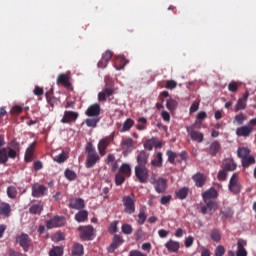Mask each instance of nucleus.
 I'll return each mask as SVG.
<instances>
[{
	"label": "nucleus",
	"mask_w": 256,
	"mask_h": 256,
	"mask_svg": "<svg viewBox=\"0 0 256 256\" xmlns=\"http://www.w3.org/2000/svg\"><path fill=\"white\" fill-rule=\"evenodd\" d=\"M136 161H137L136 167H146L149 161V153H147V151L145 150L139 151L136 157Z\"/></svg>",
	"instance_id": "17"
},
{
	"label": "nucleus",
	"mask_w": 256,
	"mask_h": 256,
	"mask_svg": "<svg viewBox=\"0 0 256 256\" xmlns=\"http://www.w3.org/2000/svg\"><path fill=\"white\" fill-rule=\"evenodd\" d=\"M112 58L113 52L111 50H107L102 56V59L108 63L111 61Z\"/></svg>",
	"instance_id": "58"
},
{
	"label": "nucleus",
	"mask_w": 256,
	"mask_h": 256,
	"mask_svg": "<svg viewBox=\"0 0 256 256\" xmlns=\"http://www.w3.org/2000/svg\"><path fill=\"white\" fill-rule=\"evenodd\" d=\"M117 225H119V221H117V220L110 223V225L108 227V231L111 235H115V233H117V231H119V228L117 227Z\"/></svg>",
	"instance_id": "49"
},
{
	"label": "nucleus",
	"mask_w": 256,
	"mask_h": 256,
	"mask_svg": "<svg viewBox=\"0 0 256 256\" xmlns=\"http://www.w3.org/2000/svg\"><path fill=\"white\" fill-rule=\"evenodd\" d=\"M70 209H75L76 211H81L85 209V200L82 198H73L69 202Z\"/></svg>",
	"instance_id": "20"
},
{
	"label": "nucleus",
	"mask_w": 256,
	"mask_h": 256,
	"mask_svg": "<svg viewBox=\"0 0 256 256\" xmlns=\"http://www.w3.org/2000/svg\"><path fill=\"white\" fill-rule=\"evenodd\" d=\"M127 63H129V60H127L125 57L116 56L114 60V67L116 71H121V69H125V65H127Z\"/></svg>",
	"instance_id": "27"
},
{
	"label": "nucleus",
	"mask_w": 256,
	"mask_h": 256,
	"mask_svg": "<svg viewBox=\"0 0 256 256\" xmlns=\"http://www.w3.org/2000/svg\"><path fill=\"white\" fill-rule=\"evenodd\" d=\"M135 194L131 193L128 196H123L122 203L124 205V213L126 215H133L135 213Z\"/></svg>",
	"instance_id": "3"
},
{
	"label": "nucleus",
	"mask_w": 256,
	"mask_h": 256,
	"mask_svg": "<svg viewBox=\"0 0 256 256\" xmlns=\"http://www.w3.org/2000/svg\"><path fill=\"white\" fill-rule=\"evenodd\" d=\"M53 160L56 161V163H65V161H67V154L62 152L61 154L54 156Z\"/></svg>",
	"instance_id": "54"
},
{
	"label": "nucleus",
	"mask_w": 256,
	"mask_h": 256,
	"mask_svg": "<svg viewBox=\"0 0 256 256\" xmlns=\"http://www.w3.org/2000/svg\"><path fill=\"white\" fill-rule=\"evenodd\" d=\"M237 89H239V84L237 82H231L228 85V91L231 93H236Z\"/></svg>",
	"instance_id": "60"
},
{
	"label": "nucleus",
	"mask_w": 256,
	"mask_h": 256,
	"mask_svg": "<svg viewBox=\"0 0 256 256\" xmlns=\"http://www.w3.org/2000/svg\"><path fill=\"white\" fill-rule=\"evenodd\" d=\"M188 195H189V188H187V187H183L176 191V197L178 199H181L182 201H183V199H187Z\"/></svg>",
	"instance_id": "41"
},
{
	"label": "nucleus",
	"mask_w": 256,
	"mask_h": 256,
	"mask_svg": "<svg viewBox=\"0 0 256 256\" xmlns=\"http://www.w3.org/2000/svg\"><path fill=\"white\" fill-rule=\"evenodd\" d=\"M150 183L153 185L156 193L163 194L167 191V179L163 177L150 178Z\"/></svg>",
	"instance_id": "6"
},
{
	"label": "nucleus",
	"mask_w": 256,
	"mask_h": 256,
	"mask_svg": "<svg viewBox=\"0 0 256 256\" xmlns=\"http://www.w3.org/2000/svg\"><path fill=\"white\" fill-rule=\"evenodd\" d=\"M246 245H247V242L244 241V240H238L237 241L236 256H247V249H245Z\"/></svg>",
	"instance_id": "33"
},
{
	"label": "nucleus",
	"mask_w": 256,
	"mask_h": 256,
	"mask_svg": "<svg viewBox=\"0 0 256 256\" xmlns=\"http://www.w3.org/2000/svg\"><path fill=\"white\" fill-rule=\"evenodd\" d=\"M79 119V112L75 111H64V115L61 119V123L71 125Z\"/></svg>",
	"instance_id": "14"
},
{
	"label": "nucleus",
	"mask_w": 256,
	"mask_h": 256,
	"mask_svg": "<svg viewBox=\"0 0 256 256\" xmlns=\"http://www.w3.org/2000/svg\"><path fill=\"white\" fill-rule=\"evenodd\" d=\"M129 256H147V254H143V252L138 250H132L130 251Z\"/></svg>",
	"instance_id": "64"
},
{
	"label": "nucleus",
	"mask_w": 256,
	"mask_h": 256,
	"mask_svg": "<svg viewBox=\"0 0 256 256\" xmlns=\"http://www.w3.org/2000/svg\"><path fill=\"white\" fill-rule=\"evenodd\" d=\"M210 238L215 242L219 243L221 241V232L217 229H213L210 232Z\"/></svg>",
	"instance_id": "45"
},
{
	"label": "nucleus",
	"mask_w": 256,
	"mask_h": 256,
	"mask_svg": "<svg viewBox=\"0 0 256 256\" xmlns=\"http://www.w3.org/2000/svg\"><path fill=\"white\" fill-rule=\"evenodd\" d=\"M121 229L124 235H131V233H133V226H131V224H123Z\"/></svg>",
	"instance_id": "56"
},
{
	"label": "nucleus",
	"mask_w": 256,
	"mask_h": 256,
	"mask_svg": "<svg viewBox=\"0 0 256 256\" xmlns=\"http://www.w3.org/2000/svg\"><path fill=\"white\" fill-rule=\"evenodd\" d=\"M63 225H65V217L63 216H54L46 221L47 229H55V227H63Z\"/></svg>",
	"instance_id": "13"
},
{
	"label": "nucleus",
	"mask_w": 256,
	"mask_h": 256,
	"mask_svg": "<svg viewBox=\"0 0 256 256\" xmlns=\"http://www.w3.org/2000/svg\"><path fill=\"white\" fill-rule=\"evenodd\" d=\"M125 177L123 174L121 173H117L116 176H115V184L117 186L119 185H123L125 183Z\"/></svg>",
	"instance_id": "57"
},
{
	"label": "nucleus",
	"mask_w": 256,
	"mask_h": 256,
	"mask_svg": "<svg viewBox=\"0 0 256 256\" xmlns=\"http://www.w3.org/2000/svg\"><path fill=\"white\" fill-rule=\"evenodd\" d=\"M23 113V108L21 106H14L11 109V115H21Z\"/></svg>",
	"instance_id": "59"
},
{
	"label": "nucleus",
	"mask_w": 256,
	"mask_h": 256,
	"mask_svg": "<svg viewBox=\"0 0 256 256\" xmlns=\"http://www.w3.org/2000/svg\"><path fill=\"white\" fill-rule=\"evenodd\" d=\"M154 145H155V138L148 139L144 142V149H146V151H153Z\"/></svg>",
	"instance_id": "52"
},
{
	"label": "nucleus",
	"mask_w": 256,
	"mask_h": 256,
	"mask_svg": "<svg viewBox=\"0 0 256 256\" xmlns=\"http://www.w3.org/2000/svg\"><path fill=\"white\" fill-rule=\"evenodd\" d=\"M247 121V115L240 113L234 117V122L237 123V125H243Z\"/></svg>",
	"instance_id": "48"
},
{
	"label": "nucleus",
	"mask_w": 256,
	"mask_h": 256,
	"mask_svg": "<svg viewBox=\"0 0 256 256\" xmlns=\"http://www.w3.org/2000/svg\"><path fill=\"white\" fill-rule=\"evenodd\" d=\"M89 217V212L87 210H80L78 213L75 214V220L78 223H85Z\"/></svg>",
	"instance_id": "37"
},
{
	"label": "nucleus",
	"mask_w": 256,
	"mask_h": 256,
	"mask_svg": "<svg viewBox=\"0 0 256 256\" xmlns=\"http://www.w3.org/2000/svg\"><path fill=\"white\" fill-rule=\"evenodd\" d=\"M217 177L219 181H227V172L222 168V170L218 172Z\"/></svg>",
	"instance_id": "61"
},
{
	"label": "nucleus",
	"mask_w": 256,
	"mask_h": 256,
	"mask_svg": "<svg viewBox=\"0 0 256 256\" xmlns=\"http://www.w3.org/2000/svg\"><path fill=\"white\" fill-rule=\"evenodd\" d=\"M49 256H63V248L56 246L49 251Z\"/></svg>",
	"instance_id": "50"
},
{
	"label": "nucleus",
	"mask_w": 256,
	"mask_h": 256,
	"mask_svg": "<svg viewBox=\"0 0 256 256\" xmlns=\"http://www.w3.org/2000/svg\"><path fill=\"white\" fill-rule=\"evenodd\" d=\"M138 123H140L136 125V129L138 131H145V129H147V118L145 117L138 118Z\"/></svg>",
	"instance_id": "44"
},
{
	"label": "nucleus",
	"mask_w": 256,
	"mask_h": 256,
	"mask_svg": "<svg viewBox=\"0 0 256 256\" xmlns=\"http://www.w3.org/2000/svg\"><path fill=\"white\" fill-rule=\"evenodd\" d=\"M4 145L5 138L0 136V165H7V161H9V159H17L21 149V145L15 140L10 143L11 147H3Z\"/></svg>",
	"instance_id": "1"
},
{
	"label": "nucleus",
	"mask_w": 256,
	"mask_h": 256,
	"mask_svg": "<svg viewBox=\"0 0 256 256\" xmlns=\"http://www.w3.org/2000/svg\"><path fill=\"white\" fill-rule=\"evenodd\" d=\"M7 195L10 199H15L17 197V188L15 186H9L7 188Z\"/></svg>",
	"instance_id": "53"
},
{
	"label": "nucleus",
	"mask_w": 256,
	"mask_h": 256,
	"mask_svg": "<svg viewBox=\"0 0 256 256\" xmlns=\"http://www.w3.org/2000/svg\"><path fill=\"white\" fill-rule=\"evenodd\" d=\"M223 255H225V247H223L222 245L217 246L215 250V256H223Z\"/></svg>",
	"instance_id": "62"
},
{
	"label": "nucleus",
	"mask_w": 256,
	"mask_h": 256,
	"mask_svg": "<svg viewBox=\"0 0 256 256\" xmlns=\"http://www.w3.org/2000/svg\"><path fill=\"white\" fill-rule=\"evenodd\" d=\"M125 240H123V236L116 234L113 237L112 243L108 248L109 253H114L115 250L120 246L123 245Z\"/></svg>",
	"instance_id": "19"
},
{
	"label": "nucleus",
	"mask_w": 256,
	"mask_h": 256,
	"mask_svg": "<svg viewBox=\"0 0 256 256\" xmlns=\"http://www.w3.org/2000/svg\"><path fill=\"white\" fill-rule=\"evenodd\" d=\"M220 150H221V143H219V141H214L210 144L209 153L213 157H215V155H217V153H219Z\"/></svg>",
	"instance_id": "39"
},
{
	"label": "nucleus",
	"mask_w": 256,
	"mask_h": 256,
	"mask_svg": "<svg viewBox=\"0 0 256 256\" xmlns=\"http://www.w3.org/2000/svg\"><path fill=\"white\" fill-rule=\"evenodd\" d=\"M253 127H256V118H252L247 125L236 129L237 137H249L253 133Z\"/></svg>",
	"instance_id": "5"
},
{
	"label": "nucleus",
	"mask_w": 256,
	"mask_h": 256,
	"mask_svg": "<svg viewBox=\"0 0 256 256\" xmlns=\"http://www.w3.org/2000/svg\"><path fill=\"white\" fill-rule=\"evenodd\" d=\"M166 155L168 157V162L173 165V163H175V159L177 160V153L173 152V150H167Z\"/></svg>",
	"instance_id": "55"
},
{
	"label": "nucleus",
	"mask_w": 256,
	"mask_h": 256,
	"mask_svg": "<svg viewBox=\"0 0 256 256\" xmlns=\"http://www.w3.org/2000/svg\"><path fill=\"white\" fill-rule=\"evenodd\" d=\"M251 155V149L248 147H239L237 149V157L243 161V159L249 157Z\"/></svg>",
	"instance_id": "34"
},
{
	"label": "nucleus",
	"mask_w": 256,
	"mask_h": 256,
	"mask_svg": "<svg viewBox=\"0 0 256 256\" xmlns=\"http://www.w3.org/2000/svg\"><path fill=\"white\" fill-rule=\"evenodd\" d=\"M220 213L222 215V221H227V219H231L235 214L233 209L227 206L222 207Z\"/></svg>",
	"instance_id": "29"
},
{
	"label": "nucleus",
	"mask_w": 256,
	"mask_h": 256,
	"mask_svg": "<svg viewBox=\"0 0 256 256\" xmlns=\"http://www.w3.org/2000/svg\"><path fill=\"white\" fill-rule=\"evenodd\" d=\"M222 169L226 171L227 173L231 171H235L237 169V164L233 159H225L224 162L221 165Z\"/></svg>",
	"instance_id": "28"
},
{
	"label": "nucleus",
	"mask_w": 256,
	"mask_h": 256,
	"mask_svg": "<svg viewBox=\"0 0 256 256\" xmlns=\"http://www.w3.org/2000/svg\"><path fill=\"white\" fill-rule=\"evenodd\" d=\"M218 196L219 193L217 190L215 188H210L202 194V199L203 201H215L214 199H217Z\"/></svg>",
	"instance_id": "24"
},
{
	"label": "nucleus",
	"mask_w": 256,
	"mask_h": 256,
	"mask_svg": "<svg viewBox=\"0 0 256 256\" xmlns=\"http://www.w3.org/2000/svg\"><path fill=\"white\" fill-rule=\"evenodd\" d=\"M133 125H135V121L131 118H127L123 125L118 127V130L120 133H126V131H131V127H133Z\"/></svg>",
	"instance_id": "31"
},
{
	"label": "nucleus",
	"mask_w": 256,
	"mask_h": 256,
	"mask_svg": "<svg viewBox=\"0 0 256 256\" xmlns=\"http://www.w3.org/2000/svg\"><path fill=\"white\" fill-rule=\"evenodd\" d=\"M135 176L139 183H147L149 181V169L147 166H135Z\"/></svg>",
	"instance_id": "8"
},
{
	"label": "nucleus",
	"mask_w": 256,
	"mask_h": 256,
	"mask_svg": "<svg viewBox=\"0 0 256 256\" xmlns=\"http://www.w3.org/2000/svg\"><path fill=\"white\" fill-rule=\"evenodd\" d=\"M85 153H86V162L85 167L86 169H93L96 164L101 161V156L97 153V149L93 146V143L88 142L85 146Z\"/></svg>",
	"instance_id": "2"
},
{
	"label": "nucleus",
	"mask_w": 256,
	"mask_h": 256,
	"mask_svg": "<svg viewBox=\"0 0 256 256\" xmlns=\"http://www.w3.org/2000/svg\"><path fill=\"white\" fill-rule=\"evenodd\" d=\"M85 115H87V117H99V115H101V105L98 103L90 105L87 108Z\"/></svg>",
	"instance_id": "18"
},
{
	"label": "nucleus",
	"mask_w": 256,
	"mask_h": 256,
	"mask_svg": "<svg viewBox=\"0 0 256 256\" xmlns=\"http://www.w3.org/2000/svg\"><path fill=\"white\" fill-rule=\"evenodd\" d=\"M43 202H38L37 204H33L29 208V214L30 215H41L43 212Z\"/></svg>",
	"instance_id": "32"
},
{
	"label": "nucleus",
	"mask_w": 256,
	"mask_h": 256,
	"mask_svg": "<svg viewBox=\"0 0 256 256\" xmlns=\"http://www.w3.org/2000/svg\"><path fill=\"white\" fill-rule=\"evenodd\" d=\"M48 188L45 185L39 184V183H35L32 185V197H45V195H47L48 193Z\"/></svg>",
	"instance_id": "12"
},
{
	"label": "nucleus",
	"mask_w": 256,
	"mask_h": 256,
	"mask_svg": "<svg viewBox=\"0 0 256 256\" xmlns=\"http://www.w3.org/2000/svg\"><path fill=\"white\" fill-rule=\"evenodd\" d=\"M78 231L80 232L79 237L83 241H91L93 240V235L95 233V229L93 226H80L78 227Z\"/></svg>",
	"instance_id": "7"
},
{
	"label": "nucleus",
	"mask_w": 256,
	"mask_h": 256,
	"mask_svg": "<svg viewBox=\"0 0 256 256\" xmlns=\"http://www.w3.org/2000/svg\"><path fill=\"white\" fill-rule=\"evenodd\" d=\"M172 196L167 195V196H162L160 199L161 205H168V203H171Z\"/></svg>",
	"instance_id": "63"
},
{
	"label": "nucleus",
	"mask_w": 256,
	"mask_h": 256,
	"mask_svg": "<svg viewBox=\"0 0 256 256\" xmlns=\"http://www.w3.org/2000/svg\"><path fill=\"white\" fill-rule=\"evenodd\" d=\"M186 131L189 134L192 141H195L196 143H203L204 135L203 133L195 130V125L187 126Z\"/></svg>",
	"instance_id": "11"
},
{
	"label": "nucleus",
	"mask_w": 256,
	"mask_h": 256,
	"mask_svg": "<svg viewBox=\"0 0 256 256\" xmlns=\"http://www.w3.org/2000/svg\"><path fill=\"white\" fill-rule=\"evenodd\" d=\"M110 144H111V138L109 137H105L99 140L98 151L101 157H105V155L107 154V148L109 147Z\"/></svg>",
	"instance_id": "16"
},
{
	"label": "nucleus",
	"mask_w": 256,
	"mask_h": 256,
	"mask_svg": "<svg viewBox=\"0 0 256 256\" xmlns=\"http://www.w3.org/2000/svg\"><path fill=\"white\" fill-rule=\"evenodd\" d=\"M33 153H35V142L31 143L30 146L26 149L24 159L27 163H31L33 159Z\"/></svg>",
	"instance_id": "36"
},
{
	"label": "nucleus",
	"mask_w": 256,
	"mask_h": 256,
	"mask_svg": "<svg viewBox=\"0 0 256 256\" xmlns=\"http://www.w3.org/2000/svg\"><path fill=\"white\" fill-rule=\"evenodd\" d=\"M249 99V93L245 92L243 94L242 98H239L236 106H235V111H244V109H247V100Z\"/></svg>",
	"instance_id": "22"
},
{
	"label": "nucleus",
	"mask_w": 256,
	"mask_h": 256,
	"mask_svg": "<svg viewBox=\"0 0 256 256\" xmlns=\"http://www.w3.org/2000/svg\"><path fill=\"white\" fill-rule=\"evenodd\" d=\"M85 253V249L83 247V244L81 243H74L71 249V255L72 256H82Z\"/></svg>",
	"instance_id": "30"
},
{
	"label": "nucleus",
	"mask_w": 256,
	"mask_h": 256,
	"mask_svg": "<svg viewBox=\"0 0 256 256\" xmlns=\"http://www.w3.org/2000/svg\"><path fill=\"white\" fill-rule=\"evenodd\" d=\"M101 121V118L99 117H92L85 120V123L87 127H92V129H95L97 127V124Z\"/></svg>",
	"instance_id": "42"
},
{
	"label": "nucleus",
	"mask_w": 256,
	"mask_h": 256,
	"mask_svg": "<svg viewBox=\"0 0 256 256\" xmlns=\"http://www.w3.org/2000/svg\"><path fill=\"white\" fill-rule=\"evenodd\" d=\"M11 213V205L8 203H1L0 205V215H5L6 217L9 216Z\"/></svg>",
	"instance_id": "43"
},
{
	"label": "nucleus",
	"mask_w": 256,
	"mask_h": 256,
	"mask_svg": "<svg viewBox=\"0 0 256 256\" xmlns=\"http://www.w3.org/2000/svg\"><path fill=\"white\" fill-rule=\"evenodd\" d=\"M56 81L57 85H62L63 87H66V89L71 87V77H69L67 74H60Z\"/></svg>",
	"instance_id": "26"
},
{
	"label": "nucleus",
	"mask_w": 256,
	"mask_h": 256,
	"mask_svg": "<svg viewBox=\"0 0 256 256\" xmlns=\"http://www.w3.org/2000/svg\"><path fill=\"white\" fill-rule=\"evenodd\" d=\"M119 173L124 177H131V165L123 163L119 168Z\"/></svg>",
	"instance_id": "40"
},
{
	"label": "nucleus",
	"mask_w": 256,
	"mask_h": 256,
	"mask_svg": "<svg viewBox=\"0 0 256 256\" xmlns=\"http://www.w3.org/2000/svg\"><path fill=\"white\" fill-rule=\"evenodd\" d=\"M164 246L169 253H179V249H181V244L173 239H170Z\"/></svg>",
	"instance_id": "23"
},
{
	"label": "nucleus",
	"mask_w": 256,
	"mask_h": 256,
	"mask_svg": "<svg viewBox=\"0 0 256 256\" xmlns=\"http://www.w3.org/2000/svg\"><path fill=\"white\" fill-rule=\"evenodd\" d=\"M64 176L68 181H75L77 179V173L71 169H66L64 172Z\"/></svg>",
	"instance_id": "47"
},
{
	"label": "nucleus",
	"mask_w": 256,
	"mask_h": 256,
	"mask_svg": "<svg viewBox=\"0 0 256 256\" xmlns=\"http://www.w3.org/2000/svg\"><path fill=\"white\" fill-rule=\"evenodd\" d=\"M177 105H178L177 101L171 98L166 102V107L168 111H175V109H177Z\"/></svg>",
	"instance_id": "51"
},
{
	"label": "nucleus",
	"mask_w": 256,
	"mask_h": 256,
	"mask_svg": "<svg viewBox=\"0 0 256 256\" xmlns=\"http://www.w3.org/2000/svg\"><path fill=\"white\" fill-rule=\"evenodd\" d=\"M228 188L234 195H239V193H241V184H239V176L237 173H234L230 178Z\"/></svg>",
	"instance_id": "9"
},
{
	"label": "nucleus",
	"mask_w": 256,
	"mask_h": 256,
	"mask_svg": "<svg viewBox=\"0 0 256 256\" xmlns=\"http://www.w3.org/2000/svg\"><path fill=\"white\" fill-rule=\"evenodd\" d=\"M193 181L195 182L196 187H203L205 185L207 179L205 178V175L201 173H197L192 177Z\"/></svg>",
	"instance_id": "35"
},
{
	"label": "nucleus",
	"mask_w": 256,
	"mask_h": 256,
	"mask_svg": "<svg viewBox=\"0 0 256 256\" xmlns=\"http://www.w3.org/2000/svg\"><path fill=\"white\" fill-rule=\"evenodd\" d=\"M256 160L254 156H247L246 158L241 160V165L244 169H249L251 165H255Z\"/></svg>",
	"instance_id": "38"
},
{
	"label": "nucleus",
	"mask_w": 256,
	"mask_h": 256,
	"mask_svg": "<svg viewBox=\"0 0 256 256\" xmlns=\"http://www.w3.org/2000/svg\"><path fill=\"white\" fill-rule=\"evenodd\" d=\"M16 242L19 243L20 247H22L25 252L29 251V244L31 243L29 235L25 233L18 235L16 237Z\"/></svg>",
	"instance_id": "15"
},
{
	"label": "nucleus",
	"mask_w": 256,
	"mask_h": 256,
	"mask_svg": "<svg viewBox=\"0 0 256 256\" xmlns=\"http://www.w3.org/2000/svg\"><path fill=\"white\" fill-rule=\"evenodd\" d=\"M204 203L200 204V211L202 215H207L209 213L210 215H213L218 209L219 204L215 200H203Z\"/></svg>",
	"instance_id": "4"
},
{
	"label": "nucleus",
	"mask_w": 256,
	"mask_h": 256,
	"mask_svg": "<svg viewBox=\"0 0 256 256\" xmlns=\"http://www.w3.org/2000/svg\"><path fill=\"white\" fill-rule=\"evenodd\" d=\"M133 147H135V143L132 138H126L122 140L121 148L125 153H131L133 151Z\"/></svg>",
	"instance_id": "25"
},
{
	"label": "nucleus",
	"mask_w": 256,
	"mask_h": 256,
	"mask_svg": "<svg viewBox=\"0 0 256 256\" xmlns=\"http://www.w3.org/2000/svg\"><path fill=\"white\" fill-rule=\"evenodd\" d=\"M152 169L163 167V153L157 152L153 155V159L150 162Z\"/></svg>",
	"instance_id": "21"
},
{
	"label": "nucleus",
	"mask_w": 256,
	"mask_h": 256,
	"mask_svg": "<svg viewBox=\"0 0 256 256\" xmlns=\"http://www.w3.org/2000/svg\"><path fill=\"white\" fill-rule=\"evenodd\" d=\"M115 93V88L106 84L101 92L98 93V101L100 103H105L107 101V97H111Z\"/></svg>",
	"instance_id": "10"
},
{
	"label": "nucleus",
	"mask_w": 256,
	"mask_h": 256,
	"mask_svg": "<svg viewBox=\"0 0 256 256\" xmlns=\"http://www.w3.org/2000/svg\"><path fill=\"white\" fill-rule=\"evenodd\" d=\"M145 221H147V214H145V209H140L138 214V225H145Z\"/></svg>",
	"instance_id": "46"
}]
</instances>
